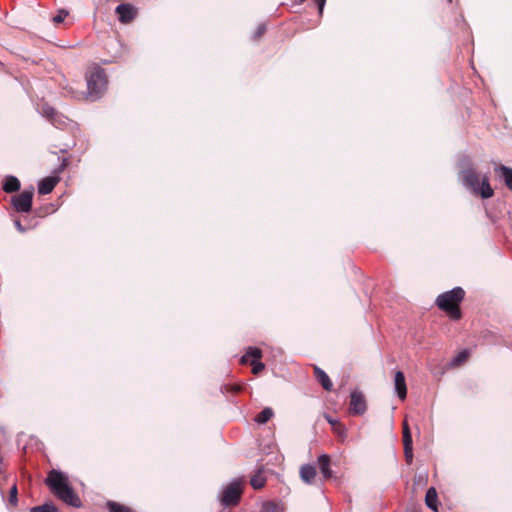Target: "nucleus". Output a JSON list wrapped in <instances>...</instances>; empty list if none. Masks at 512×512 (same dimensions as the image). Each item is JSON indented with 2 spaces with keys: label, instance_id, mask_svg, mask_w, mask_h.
<instances>
[{
  "label": "nucleus",
  "instance_id": "f704fd0d",
  "mask_svg": "<svg viewBox=\"0 0 512 512\" xmlns=\"http://www.w3.org/2000/svg\"><path fill=\"white\" fill-rule=\"evenodd\" d=\"M448 2H449V3H451V2H452V0H448Z\"/></svg>",
  "mask_w": 512,
  "mask_h": 512
},
{
  "label": "nucleus",
  "instance_id": "4be33fe9",
  "mask_svg": "<svg viewBox=\"0 0 512 512\" xmlns=\"http://www.w3.org/2000/svg\"><path fill=\"white\" fill-rule=\"evenodd\" d=\"M106 506L109 512H134L129 506L120 504L115 501H108Z\"/></svg>",
  "mask_w": 512,
  "mask_h": 512
},
{
  "label": "nucleus",
  "instance_id": "bb28decb",
  "mask_svg": "<svg viewBox=\"0 0 512 512\" xmlns=\"http://www.w3.org/2000/svg\"><path fill=\"white\" fill-rule=\"evenodd\" d=\"M8 501L12 506H16L18 503V489L16 483H14L10 488Z\"/></svg>",
  "mask_w": 512,
  "mask_h": 512
},
{
  "label": "nucleus",
  "instance_id": "5701e85b",
  "mask_svg": "<svg viewBox=\"0 0 512 512\" xmlns=\"http://www.w3.org/2000/svg\"><path fill=\"white\" fill-rule=\"evenodd\" d=\"M497 170L501 172L506 186L512 190V168L500 165Z\"/></svg>",
  "mask_w": 512,
  "mask_h": 512
},
{
  "label": "nucleus",
  "instance_id": "473e14b6",
  "mask_svg": "<svg viewBox=\"0 0 512 512\" xmlns=\"http://www.w3.org/2000/svg\"><path fill=\"white\" fill-rule=\"evenodd\" d=\"M46 113L48 116H51V115L55 114V111L53 108H49L48 110H46Z\"/></svg>",
  "mask_w": 512,
  "mask_h": 512
},
{
  "label": "nucleus",
  "instance_id": "a878e982",
  "mask_svg": "<svg viewBox=\"0 0 512 512\" xmlns=\"http://www.w3.org/2000/svg\"><path fill=\"white\" fill-rule=\"evenodd\" d=\"M244 389V386L240 383L235 384H226L223 385L221 390L223 393H233V394H239Z\"/></svg>",
  "mask_w": 512,
  "mask_h": 512
},
{
  "label": "nucleus",
  "instance_id": "9d476101",
  "mask_svg": "<svg viewBox=\"0 0 512 512\" xmlns=\"http://www.w3.org/2000/svg\"><path fill=\"white\" fill-rule=\"evenodd\" d=\"M60 181L58 176H50L42 179L38 185V193L41 195L49 194Z\"/></svg>",
  "mask_w": 512,
  "mask_h": 512
},
{
  "label": "nucleus",
  "instance_id": "2f4dec72",
  "mask_svg": "<svg viewBox=\"0 0 512 512\" xmlns=\"http://www.w3.org/2000/svg\"><path fill=\"white\" fill-rule=\"evenodd\" d=\"M68 164H69L68 159H66V158H65V159H63V160H62V163H61V165H60V167H59V168H58V170H57V172H61V171H63V170L68 166Z\"/></svg>",
  "mask_w": 512,
  "mask_h": 512
},
{
  "label": "nucleus",
  "instance_id": "f257e3e1",
  "mask_svg": "<svg viewBox=\"0 0 512 512\" xmlns=\"http://www.w3.org/2000/svg\"><path fill=\"white\" fill-rule=\"evenodd\" d=\"M45 484L51 493L66 505L74 508L82 506L80 497L70 485L69 478L65 473L52 469L45 479Z\"/></svg>",
  "mask_w": 512,
  "mask_h": 512
},
{
  "label": "nucleus",
  "instance_id": "cd10ccee",
  "mask_svg": "<svg viewBox=\"0 0 512 512\" xmlns=\"http://www.w3.org/2000/svg\"><path fill=\"white\" fill-rule=\"evenodd\" d=\"M69 15V12L65 9H60L58 13L53 17V23L55 25H59L60 23H63L66 17Z\"/></svg>",
  "mask_w": 512,
  "mask_h": 512
},
{
  "label": "nucleus",
  "instance_id": "dca6fc26",
  "mask_svg": "<svg viewBox=\"0 0 512 512\" xmlns=\"http://www.w3.org/2000/svg\"><path fill=\"white\" fill-rule=\"evenodd\" d=\"M251 486L258 490L265 486L266 484V477L264 476V469L258 468V470L255 472V474L250 479Z\"/></svg>",
  "mask_w": 512,
  "mask_h": 512
},
{
  "label": "nucleus",
  "instance_id": "1a4fd4ad",
  "mask_svg": "<svg viewBox=\"0 0 512 512\" xmlns=\"http://www.w3.org/2000/svg\"><path fill=\"white\" fill-rule=\"evenodd\" d=\"M403 446H404V455L406 462L408 464L412 463L413 460V442H412V435L409 428V425L407 423V420L403 421Z\"/></svg>",
  "mask_w": 512,
  "mask_h": 512
},
{
  "label": "nucleus",
  "instance_id": "0eeeda50",
  "mask_svg": "<svg viewBox=\"0 0 512 512\" xmlns=\"http://www.w3.org/2000/svg\"><path fill=\"white\" fill-rule=\"evenodd\" d=\"M367 410V402L361 391L351 392L349 402V413L352 415H363Z\"/></svg>",
  "mask_w": 512,
  "mask_h": 512
},
{
  "label": "nucleus",
  "instance_id": "f03ea898",
  "mask_svg": "<svg viewBox=\"0 0 512 512\" xmlns=\"http://www.w3.org/2000/svg\"><path fill=\"white\" fill-rule=\"evenodd\" d=\"M459 177L463 185L474 194L480 195L484 199L491 198L494 195V191L489 184V178L486 175L480 178V174L471 163H467L461 168Z\"/></svg>",
  "mask_w": 512,
  "mask_h": 512
},
{
  "label": "nucleus",
  "instance_id": "c85d7f7f",
  "mask_svg": "<svg viewBox=\"0 0 512 512\" xmlns=\"http://www.w3.org/2000/svg\"><path fill=\"white\" fill-rule=\"evenodd\" d=\"M250 365L252 366V373L257 375L264 370L265 365L260 361L251 360Z\"/></svg>",
  "mask_w": 512,
  "mask_h": 512
},
{
  "label": "nucleus",
  "instance_id": "6e6552de",
  "mask_svg": "<svg viewBox=\"0 0 512 512\" xmlns=\"http://www.w3.org/2000/svg\"><path fill=\"white\" fill-rule=\"evenodd\" d=\"M115 13L122 24H129L135 19L137 10L133 5L127 3L118 5Z\"/></svg>",
  "mask_w": 512,
  "mask_h": 512
},
{
  "label": "nucleus",
  "instance_id": "4468645a",
  "mask_svg": "<svg viewBox=\"0 0 512 512\" xmlns=\"http://www.w3.org/2000/svg\"><path fill=\"white\" fill-rule=\"evenodd\" d=\"M425 504L434 512H438V494L434 487H430L425 495Z\"/></svg>",
  "mask_w": 512,
  "mask_h": 512
},
{
  "label": "nucleus",
  "instance_id": "c756f323",
  "mask_svg": "<svg viewBox=\"0 0 512 512\" xmlns=\"http://www.w3.org/2000/svg\"><path fill=\"white\" fill-rule=\"evenodd\" d=\"M266 32V26L264 24L259 25L253 35L254 40H259Z\"/></svg>",
  "mask_w": 512,
  "mask_h": 512
},
{
  "label": "nucleus",
  "instance_id": "a211bd4d",
  "mask_svg": "<svg viewBox=\"0 0 512 512\" xmlns=\"http://www.w3.org/2000/svg\"><path fill=\"white\" fill-rule=\"evenodd\" d=\"M20 189V181L14 176H8L4 180L3 190L7 193H13Z\"/></svg>",
  "mask_w": 512,
  "mask_h": 512
},
{
  "label": "nucleus",
  "instance_id": "423d86ee",
  "mask_svg": "<svg viewBox=\"0 0 512 512\" xmlns=\"http://www.w3.org/2000/svg\"><path fill=\"white\" fill-rule=\"evenodd\" d=\"M34 195V188L24 190L20 194L12 197L11 204L13 208L19 213H27L31 210L32 199Z\"/></svg>",
  "mask_w": 512,
  "mask_h": 512
},
{
  "label": "nucleus",
  "instance_id": "6ab92c4d",
  "mask_svg": "<svg viewBox=\"0 0 512 512\" xmlns=\"http://www.w3.org/2000/svg\"><path fill=\"white\" fill-rule=\"evenodd\" d=\"M324 417L328 421V423L331 425L332 430L335 434H337L339 437L345 436V427L341 422H339L336 419H333L328 414H325Z\"/></svg>",
  "mask_w": 512,
  "mask_h": 512
},
{
  "label": "nucleus",
  "instance_id": "9b49d317",
  "mask_svg": "<svg viewBox=\"0 0 512 512\" xmlns=\"http://www.w3.org/2000/svg\"><path fill=\"white\" fill-rule=\"evenodd\" d=\"M313 371L315 379L323 387V389L326 391H331L333 389V383L326 372L316 365H313Z\"/></svg>",
  "mask_w": 512,
  "mask_h": 512
},
{
  "label": "nucleus",
  "instance_id": "ddd939ff",
  "mask_svg": "<svg viewBox=\"0 0 512 512\" xmlns=\"http://www.w3.org/2000/svg\"><path fill=\"white\" fill-rule=\"evenodd\" d=\"M330 463H331V459H330L329 455L323 454V455L319 456L318 465H319L321 473L323 474L324 479H329L333 475V472L330 469Z\"/></svg>",
  "mask_w": 512,
  "mask_h": 512
},
{
  "label": "nucleus",
  "instance_id": "b1692460",
  "mask_svg": "<svg viewBox=\"0 0 512 512\" xmlns=\"http://www.w3.org/2000/svg\"><path fill=\"white\" fill-rule=\"evenodd\" d=\"M470 356V353L468 350L461 351L453 360L451 361L452 367H459L463 363H465Z\"/></svg>",
  "mask_w": 512,
  "mask_h": 512
},
{
  "label": "nucleus",
  "instance_id": "7ed1b4c3",
  "mask_svg": "<svg viewBox=\"0 0 512 512\" xmlns=\"http://www.w3.org/2000/svg\"><path fill=\"white\" fill-rule=\"evenodd\" d=\"M465 297V291L461 287H455L446 291L436 298L435 304L444 311L451 319L459 320L462 317L460 304Z\"/></svg>",
  "mask_w": 512,
  "mask_h": 512
},
{
  "label": "nucleus",
  "instance_id": "2eb2a0df",
  "mask_svg": "<svg viewBox=\"0 0 512 512\" xmlns=\"http://www.w3.org/2000/svg\"><path fill=\"white\" fill-rule=\"evenodd\" d=\"M300 477L305 483L311 484L316 477V468L309 464L303 465L300 468Z\"/></svg>",
  "mask_w": 512,
  "mask_h": 512
},
{
  "label": "nucleus",
  "instance_id": "f3484780",
  "mask_svg": "<svg viewBox=\"0 0 512 512\" xmlns=\"http://www.w3.org/2000/svg\"><path fill=\"white\" fill-rule=\"evenodd\" d=\"M262 357V351L261 349L257 347H249L246 351V353L242 356L240 362L242 364H248L250 362V358L252 360L258 361Z\"/></svg>",
  "mask_w": 512,
  "mask_h": 512
},
{
  "label": "nucleus",
  "instance_id": "aec40b11",
  "mask_svg": "<svg viewBox=\"0 0 512 512\" xmlns=\"http://www.w3.org/2000/svg\"><path fill=\"white\" fill-rule=\"evenodd\" d=\"M274 416V411L270 407L264 408L256 417L255 421L259 424L267 423Z\"/></svg>",
  "mask_w": 512,
  "mask_h": 512
},
{
  "label": "nucleus",
  "instance_id": "72a5a7b5",
  "mask_svg": "<svg viewBox=\"0 0 512 512\" xmlns=\"http://www.w3.org/2000/svg\"><path fill=\"white\" fill-rule=\"evenodd\" d=\"M16 226L19 228L20 231H23L21 224L19 221L16 222Z\"/></svg>",
  "mask_w": 512,
  "mask_h": 512
},
{
  "label": "nucleus",
  "instance_id": "f8f14e48",
  "mask_svg": "<svg viewBox=\"0 0 512 512\" xmlns=\"http://www.w3.org/2000/svg\"><path fill=\"white\" fill-rule=\"evenodd\" d=\"M394 384H395V390H396L398 397L401 400H405L406 396H407V386H406L405 376H404L403 372L397 371L395 373Z\"/></svg>",
  "mask_w": 512,
  "mask_h": 512
},
{
  "label": "nucleus",
  "instance_id": "20e7f679",
  "mask_svg": "<svg viewBox=\"0 0 512 512\" xmlns=\"http://www.w3.org/2000/svg\"><path fill=\"white\" fill-rule=\"evenodd\" d=\"M85 79L89 95L94 98L100 97L107 85L105 70L98 65L91 66L85 73Z\"/></svg>",
  "mask_w": 512,
  "mask_h": 512
},
{
  "label": "nucleus",
  "instance_id": "393cba45",
  "mask_svg": "<svg viewBox=\"0 0 512 512\" xmlns=\"http://www.w3.org/2000/svg\"><path fill=\"white\" fill-rule=\"evenodd\" d=\"M30 512H59L58 508L51 502L32 507Z\"/></svg>",
  "mask_w": 512,
  "mask_h": 512
},
{
  "label": "nucleus",
  "instance_id": "39448f33",
  "mask_svg": "<svg viewBox=\"0 0 512 512\" xmlns=\"http://www.w3.org/2000/svg\"><path fill=\"white\" fill-rule=\"evenodd\" d=\"M243 493V482L235 480L229 483L221 494L220 501L224 506H235L240 502Z\"/></svg>",
  "mask_w": 512,
  "mask_h": 512
},
{
  "label": "nucleus",
  "instance_id": "7c9ffc66",
  "mask_svg": "<svg viewBox=\"0 0 512 512\" xmlns=\"http://www.w3.org/2000/svg\"><path fill=\"white\" fill-rule=\"evenodd\" d=\"M314 2L318 6L319 13L322 14L326 0H314Z\"/></svg>",
  "mask_w": 512,
  "mask_h": 512
},
{
  "label": "nucleus",
  "instance_id": "412c9836",
  "mask_svg": "<svg viewBox=\"0 0 512 512\" xmlns=\"http://www.w3.org/2000/svg\"><path fill=\"white\" fill-rule=\"evenodd\" d=\"M283 504L274 501H266L262 504L261 512H283Z\"/></svg>",
  "mask_w": 512,
  "mask_h": 512
}]
</instances>
